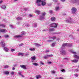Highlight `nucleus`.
I'll return each instance as SVG.
<instances>
[{"label": "nucleus", "instance_id": "1", "mask_svg": "<svg viewBox=\"0 0 79 79\" xmlns=\"http://www.w3.org/2000/svg\"><path fill=\"white\" fill-rule=\"evenodd\" d=\"M52 25L51 27H57L58 25L56 24V23H53L51 24Z\"/></svg>", "mask_w": 79, "mask_h": 79}, {"label": "nucleus", "instance_id": "2", "mask_svg": "<svg viewBox=\"0 0 79 79\" xmlns=\"http://www.w3.org/2000/svg\"><path fill=\"white\" fill-rule=\"evenodd\" d=\"M49 39H52V40H48L47 42H53V40H54V39H56V37L55 36H54L53 37H51V38H49Z\"/></svg>", "mask_w": 79, "mask_h": 79}, {"label": "nucleus", "instance_id": "3", "mask_svg": "<svg viewBox=\"0 0 79 79\" xmlns=\"http://www.w3.org/2000/svg\"><path fill=\"white\" fill-rule=\"evenodd\" d=\"M77 10V9H76V8L74 7H73L72 8V12L73 13V14H74V13H75L76 12V11Z\"/></svg>", "mask_w": 79, "mask_h": 79}, {"label": "nucleus", "instance_id": "4", "mask_svg": "<svg viewBox=\"0 0 79 79\" xmlns=\"http://www.w3.org/2000/svg\"><path fill=\"white\" fill-rule=\"evenodd\" d=\"M1 43L2 47H5L6 44L4 43V41H2L1 42Z\"/></svg>", "mask_w": 79, "mask_h": 79}, {"label": "nucleus", "instance_id": "5", "mask_svg": "<svg viewBox=\"0 0 79 79\" xmlns=\"http://www.w3.org/2000/svg\"><path fill=\"white\" fill-rule=\"evenodd\" d=\"M66 46H67V47H71V46H70L69 44H64L62 45V47H65Z\"/></svg>", "mask_w": 79, "mask_h": 79}, {"label": "nucleus", "instance_id": "6", "mask_svg": "<svg viewBox=\"0 0 79 79\" xmlns=\"http://www.w3.org/2000/svg\"><path fill=\"white\" fill-rule=\"evenodd\" d=\"M45 0H42L41 4L43 6H45V5L46 4V2H45Z\"/></svg>", "mask_w": 79, "mask_h": 79}, {"label": "nucleus", "instance_id": "7", "mask_svg": "<svg viewBox=\"0 0 79 79\" xmlns=\"http://www.w3.org/2000/svg\"><path fill=\"white\" fill-rule=\"evenodd\" d=\"M26 65H21L20 67L22 68H23V69H26Z\"/></svg>", "mask_w": 79, "mask_h": 79}, {"label": "nucleus", "instance_id": "8", "mask_svg": "<svg viewBox=\"0 0 79 79\" xmlns=\"http://www.w3.org/2000/svg\"><path fill=\"white\" fill-rule=\"evenodd\" d=\"M4 50L5 52H8V50H9L8 48L6 47L4 48Z\"/></svg>", "mask_w": 79, "mask_h": 79}, {"label": "nucleus", "instance_id": "9", "mask_svg": "<svg viewBox=\"0 0 79 79\" xmlns=\"http://www.w3.org/2000/svg\"><path fill=\"white\" fill-rule=\"evenodd\" d=\"M6 30L4 29H0V32H6Z\"/></svg>", "mask_w": 79, "mask_h": 79}, {"label": "nucleus", "instance_id": "10", "mask_svg": "<svg viewBox=\"0 0 79 79\" xmlns=\"http://www.w3.org/2000/svg\"><path fill=\"white\" fill-rule=\"evenodd\" d=\"M71 61H72V62H74V63H77L78 60H77L74 59L73 60H71Z\"/></svg>", "mask_w": 79, "mask_h": 79}, {"label": "nucleus", "instance_id": "11", "mask_svg": "<svg viewBox=\"0 0 79 79\" xmlns=\"http://www.w3.org/2000/svg\"><path fill=\"white\" fill-rule=\"evenodd\" d=\"M4 73L6 75H8L10 73H9L8 71H5L4 72Z\"/></svg>", "mask_w": 79, "mask_h": 79}, {"label": "nucleus", "instance_id": "12", "mask_svg": "<svg viewBox=\"0 0 79 79\" xmlns=\"http://www.w3.org/2000/svg\"><path fill=\"white\" fill-rule=\"evenodd\" d=\"M55 10L56 11H58V10H60V7L56 6L55 8Z\"/></svg>", "mask_w": 79, "mask_h": 79}, {"label": "nucleus", "instance_id": "13", "mask_svg": "<svg viewBox=\"0 0 79 79\" xmlns=\"http://www.w3.org/2000/svg\"><path fill=\"white\" fill-rule=\"evenodd\" d=\"M23 36L21 35H18L15 36V37L16 38H20V37H22Z\"/></svg>", "mask_w": 79, "mask_h": 79}, {"label": "nucleus", "instance_id": "14", "mask_svg": "<svg viewBox=\"0 0 79 79\" xmlns=\"http://www.w3.org/2000/svg\"><path fill=\"white\" fill-rule=\"evenodd\" d=\"M18 56H20V55H22V56H23L24 55V53L20 52L18 53Z\"/></svg>", "mask_w": 79, "mask_h": 79}, {"label": "nucleus", "instance_id": "15", "mask_svg": "<svg viewBox=\"0 0 79 79\" xmlns=\"http://www.w3.org/2000/svg\"><path fill=\"white\" fill-rule=\"evenodd\" d=\"M31 60H32V61H34V60H35V56H32L31 57Z\"/></svg>", "mask_w": 79, "mask_h": 79}, {"label": "nucleus", "instance_id": "16", "mask_svg": "<svg viewBox=\"0 0 79 79\" xmlns=\"http://www.w3.org/2000/svg\"><path fill=\"white\" fill-rule=\"evenodd\" d=\"M46 15V13L45 12H43L41 13V15L43 16H45Z\"/></svg>", "mask_w": 79, "mask_h": 79}, {"label": "nucleus", "instance_id": "17", "mask_svg": "<svg viewBox=\"0 0 79 79\" xmlns=\"http://www.w3.org/2000/svg\"><path fill=\"white\" fill-rule=\"evenodd\" d=\"M70 52L71 53H74L75 55H76V52H75L73 50H71L70 51Z\"/></svg>", "mask_w": 79, "mask_h": 79}, {"label": "nucleus", "instance_id": "18", "mask_svg": "<svg viewBox=\"0 0 79 79\" xmlns=\"http://www.w3.org/2000/svg\"><path fill=\"white\" fill-rule=\"evenodd\" d=\"M74 57V58H77V59H79V57L77 55H75Z\"/></svg>", "mask_w": 79, "mask_h": 79}, {"label": "nucleus", "instance_id": "19", "mask_svg": "<svg viewBox=\"0 0 79 79\" xmlns=\"http://www.w3.org/2000/svg\"><path fill=\"white\" fill-rule=\"evenodd\" d=\"M42 0H37L36 1V3H40L41 2H42Z\"/></svg>", "mask_w": 79, "mask_h": 79}, {"label": "nucleus", "instance_id": "20", "mask_svg": "<svg viewBox=\"0 0 79 79\" xmlns=\"http://www.w3.org/2000/svg\"><path fill=\"white\" fill-rule=\"evenodd\" d=\"M66 52L64 51H63L62 52V55H66Z\"/></svg>", "mask_w": 79, "mask_h": 79}, {"label": "nucleus", "instance_id": "21", "mask_svg": "<svg viewBox=\"0 0 79 79\" xmlns=\"http://www.w3.org/2000/svg\"><path fill=\"white\" fill-rule=\"evenodd\" d=\"M56 44V41H55L54 43L52 44L51 45V46L52 47H54V46H55V44Z\"/></svg>", "mask_w": 79, "mask_h": 79}, {"label": "nucleus", "instance_id": "22", "mask_svg": "<svg viewBox=\"0 0 79 79\" xmlns=\"http://www.w3.org/2000/svg\"><path fill=\"white\" fill-rule=\"evenodd\" d=\"M0 26H2V27H5V25H4L3 24L0 23Z\"/></svg>", "mask_w": 79, "mask_h": 79}, {"label": "nucleus", "instance_id": "23", "mask_svg": "<svg viewBox=\"0 0 79 79\" xmlns=\"http://www.w3.org/2000/svg\"><path fill=\"white\" fill-rule=\"evenodd\" d=\"M49 31H55V28H50Z\"/></svg>", "mask_w": 79, "mask_h": 79}, {"label": "nucleus", "instance_id": "24", "mask_svg": "<svg viewBox=\"0 0 79 79\" xmlns=\"http://www.w3.org/2000/svg\"><path fill=\"white\" fill-rule=\"evenodd\" d=\"M36 77L37 79H39L41 77V76L40 75H37L36 76Z\"/></svg>", "mask_w": 79, "mask_h": 79}, {"label": "nucleus", "instance_id": "25", "mask_svg": "<svg viewBox=\"0 0 79 79\" xmlns=\"http://www.w3.org/2000/svg\"><path fill=\"white\" fill-rule=\"evenodd\" d=\"M51 20V21H55V18L53 17H52Z\"/></svg>", "mask_w": 79, "mask_h": 79}, {"label": "nucleus", "instance_id": "26", "mask_svg": "<svg viewBox=\"0 0 79 79\" xmlns=\"http://www.w3.org/2000/svg\"><path fill=\"white\" fill-rule=\"evenodd\" d=\"M47 56L48 58L49 57H51L52 56H53V55L52 54L50 55H48Z\"/></svg>", "mask_w": 79, "mask_h": 79}, {"label": "nucleus", "instance_id": "27", "mask_svg": "<svg viewBox=\"0 0 79 79\" xmlns=\"http://www.w3.org/2000/svg\"><path fill=\"white\" fill-rule=\"evenodd\" d=\"M29 50H30V51H34L35 50V49L34 48H30Z\"/></svg>", "mask_w": 79, "mask_h": 79}, {"label": "nucleus", "instance_id": "28", "mask_svg": "<svg viewBox=\"0 0 79 79\" xmlns=\"http://www.w3.org/2000/svg\"><path fill=\"white\" fill-rule=\"evenodd\" d=\"M36 12L38 13V15H39V14H40V11L38 10H36Z\"/></svg>", "mask_w": 79, "mask_h": 79}, {"label": "nucleus", "instance_id": "29", "mask_svg": "<svg viewBox=\"0 0 79 79\" xmlns=\"http://www.w3.org/2000/svg\"><path fill=\"white\" fill-rule=\"evenodd\" d=\"M2 8L3 9H5V8H6V6H5V5L2 6Z\"/></svg>", "mask_w": 79, "mask_h": 79}, {"label": "nucleus", "instance_id": "30", "mask_svg": "<svg viewBox=\"0 0 79 79\" xmlns=\"http://www.w3.org/2000/svg\"><path fill=\"white\" fill-rule=\"evenodd\" d=\"M35 47H36V46H40V45L38 44L35 43Z\"/></svg>", "mask_w": 79, "mask_h": 79}, {"label": "nucleus", "instance_id": "31", "mask_svg": "<svg viewBox=\"0 0 79 79\" xmlns=\"http://www.w3.org/2000/svg\"><path fill=\"white\" fill-rule=\"evenodd\" d=\"M33 64L35 66H37V65H38V64L36 63H33Z\"/></svg>", "mask_w": 79, "mask_h": 79}, {"label": "nucleus", "instance_id": "32", "mask_svg": "<svg viewBox=\"0 0 79 79\" xmlns=\"http://www.w3.org/2000/svg\"><path fill=\"white\" fill-rule=\"evenodd\" d=\"M4 68H5L6 69V68H8V65H5L4 67Z\"/></svg>", "mask_w": 79, "mask_h": 79}, {"label": "nucleus", "instance_id": "33", "mask_svg": "<svg viewBox=\"0 0 79 79\" xmlns=\"http://www.w3.org/2000/svg\"><path fill=\"white\" fill-rule=\"evenodd\" d=\"M16 19H18V20H21V19L20 17H18V18H17Z\"/></svg>", "mask_w": 79, "mask_h": 79}, {"label": "nucleus", "instance_id": "34", "mask_svg": "<svg viewBox=\"0 0 79 79\" xmlns=\"http://www.w3.org/2000/svg\"><path fill=\"white\" fill-rule=\"evenodd\" d=\"M24 32L22 31V34H21V35H24Z\"/></svg>", "mask_w": 79, "mask_h": 79}, {"label": "nucleus", "instance_id": "35", "mask_svg": "<svg viewBox=\"0 0 79 79\" xmlns=\"http://www.w3.org/2000/svg\"><path fill=\"white\" fill-rule=\"evenodd\" d=\"M50 13H51V14H52V13H53V11L52 10H50L49 11Z\"/></svg>", "mask_w": 79, "mask_h": 79}, {"label": "nucleus", "instance_id": "36", "mask_svg": "<svg viewBox=\"0 0 79 79\" xmlns=\"http://www.w3.org/2000/svg\"><path fill=\"white\" fill-rule=\"evenodd\" d=\"M23 43H22L21 44H20L19 45V46L20 47H21V46H23Z\"/></svg>", "mask_w": 79, "mask_h": 79}, {"label": "nucleus", "instance_id": "37", "mask_svg": "<svg viewBox=\"0 0 79 79\" xmlns=\"http://www.w3.org/2000/svg\"><path fill=\"white\" fill-rule=\"evenodd\" d=\"M11 52H15V49H11Z\"/></svg>", "mask_w": 79, "mask_h": 79}, {"label": "nucleus", "instance_id": "38", "mask_svg": "<svg viewBox=\"0 0 79 79\" xmlns=\"http://www.w3.org/2000/svg\"><path fill=\"white\" fill-rule=\"evenodd\" d=\"M9 37V36L8 35H6L5 36V38H7V37Z\"/></svg>", "mask_w": 79, "mask_h": 79}, {"label": "nucleus", "instance_id": "39", "mask_svg": "<svg viewBox=\"0 0 79 79\" xmlns=\"http://www.w3.org/2000/svg\"><path fill=\"white\" fill-rule=\"evenodd\" d=\"M48 57H47V56H45L44 57V59H47V58H48Z\"/></svg>", "mask_w": 79, "mask_h": 79}, {"label": "nucleus", "instance_id": "40", "mask_svg": "<svg viewBox=\"0 0 79 79\" xmlns=\"http://www.w3.org/2000/svg\"><path fill=\"white\" fill-rule=\"evenodd\" d=\"M61 71L62 72H65V70H64V69H63L61 70Z\"/></svg>", "mask_w": 79, "mask_h": 79}, {"label": "nucleus", "instance_id": "41", "mask_svg": "<svg viewBox=\"0 0 79 79\" xmlns=\"http://www.w3.org/2000/svg\"><path fill=\"white\" fill-rule=\"evenodd\" d=\"M67 22H68V23H71V21H67Z\"/></svg>", "mask_w": 79, "mask_h": 79}, {"label": "nucleus", "instance_id": "42", "mask_svg": "<svg viewBox=\"0 0 79 79\" xmlns=\"http://www.w3.org/2000/svg\"><path fill=\"white\" fill-rule=\"evenodd\" d=\"M75 77H78V75L77 74H74Z\"/></svg>", "mask_w": 79, "mask_h": 79}, {"label": "nucleus", "instance_id": "43", "mask_svg": "<svg viewBox=\"0 0 79 79\" xmlns=\"http://www.w3.org/2000/svg\"><path fill=\"white\" fill-rule=\"evenodd\" d=\"M40 64H42L43 65H44V63H43V62H42V61H40Z\"/></svg>", "mask_w": 79, "mask_h": 79}, {"label": "nucleus", "instance_id": "44", "mask_svg": "<svg viewBox=\"0 0 79 79\" xmlns=\"http://www.w3.org/2000/svg\"><path fill=\"white\" fill-rule=\"evenodd\" d=\"M54 2H55V3H56V2H58V0H53Z\"/></svg>", "mask_w": 79, "mask_h": 79}, {"label": "nucleus", "instance_id": "45", "mask_svg": "<svg viewBox=\"0 0 79 79\" xmlns=\"http://www.w3.org/2000/svg\"><path fill=\"white\" fill-rule=\"evenodd\" d=\"M25 56H28L29 55V54L28 53H26L25 54Z\"/></svg>", "mask_w": 79, "mask_h": 79}, {"label": "nucleus", "instance_id": "46", "mask_svg": "<svg viewBox=\"0 0 79 79\" xmlns=\"http://www.w3.org/2000/svg\"><path fill=\"white\" fill-rule=\"evenodd\" d=\"M11 74L12 75H14V72H12Z\"/></svg>", "mask_w": 79, "mask_h": 79}, {"label": "nucleus", "instance_id": "47", "mask_svg": "<svg viewBox=\"0 0 79 79\" xmlns=\"http://www.w3.org/2000/svg\"><path fill=\"white\" fill-rule=\"evenodd\" d=\"M40 18L41 19H43V17H42V16H40Z\"/></svg>", "mask_w": 79, "mask_h": 79}, {"label": "nucleus", "instance_id": "48", "mask_svg": "<svg viewBox=\"0 0 79 79\" xmlns=\"http://www.w3.org/2000/svg\"><path fill=\"white\" fill-rule=\"evenodd\" d=\"M69 44V45L70 46H69V47H71L72 46V44Z\"/></svg>", "mask_w": 79, "mask_h": 79}, {"label": "nucleus", "instance_id": "49", "mask_svg": "<svg viewBox=\"0 0 79 79\" xmlns=\"http://www.w3.org/2000/svg\"><path fill=\"white\" fill-rule=\"evenodd\" d=\"M29 16H30V17H32V15L31 14H30L29 15Z\"/></svg>", "mask_w": 79, "mask_h": 79}, {"label": "nucleus", "instance_id": "50", "mask_svg": "<svg viewBox=\"0 0 79 79\" xmlns=\"http://www.w3.org/2000/svg\"><path fill=\"white\" fill-rule=\"evenodd\" d=\"M52 73H53V74H54V73H55V71H52Z\"/></svg>", "mask_w": 79, "mask_h": 79}, {"label": "nucleus", "instance_id": "51", "mask_svg": "<svg viewBox=\"0 0 79 79\" xmlns=\"http://www.w3.org/2000/svg\"><path fill=\"white\" fill-rule=\"evenodd\" d=\"M46 53H48V52H49V50H48L46 51Z\"/></svg>", "mask_w": 79, "mask_h": 79}, {"label": "nucleus", "instance_id": "52", "mask_svg": "<svg viewBox=\"0 0 79 79\" xmlns=\"http://www.w3.org/2000/svg\"><path fill=\"white\" fill-rule=\"evenodd\" d=\"M12 70H15V68L14 67L12 68Z\"/></svg>", "mask_w": 79, "mask_h": 79}, {"label": "nucleus", "instance_id": "53", "mask_svg": "<svg viewBox=\"0 0 79 79\" xmlns=\"http://www.w3.org/2000/svg\"><path fill=\"white\" fill-rule=\"evenodd\" d=\"M38 6H40V4H37Z\"/></svg>", "mask_w": 79, "mask_h": 79}, {"label": "nucleus", "instance_id": "54", "mask_svg": "<svg viewBox=\"0 0 79 79\" xmlns=\"http://www.w3.org/2000/svg\"><path fill=\"white\" fill-rule=\"evenodd\" d=\"M62 2H64L66 0H61Z\"/></svg>", "mask_w": 79, "mask_h": 79}, {"label": "nucleus", "instance_id": "55", "mask_svg": "<svg viewBox=\"0 0 79 79\" xmlns=\"http://www.w3.org/2000/svg\"><path fill=\"white\" fill-rule=\"evenodd\" d=\"M49 64H51L52 63V62H48Z\"/></svg>", "mask_w": 79, "mask_h": 79}, {"label": "nucleus", "instance_id": "56", "mask_svg": "<svg viewBox=\"0 0 79 79\" xmlns=\"http://www.w3.org/2000/svg\"><path fill=\"white\" fill-rule=\"evenodd\" d=\"M19 75H21V73H19Z\"/></svg>", "mask_w": 79, "mask_h": 79}, {"label": "nucleus", "instance_id": "57", "mask_svg": "<svg viewBox=\"0 0 79 79\" xmlns=\"http://www.w3.org/2000/svg\"><path fill=\"white\" fill-rule=\"evenodd\" d=\"M21 76L22 77H24V75H21Z\"/></svg>", "mask_w": 79, "mask_h": 79}, {"label": "nucleus", "instance_id": "58", "mask_svg": "<svg viewBox=\"0 0 79 79\" xmlns=\"http://www.w3.org/2000/svg\"><path fill=\"white\" fill-rule=\"evenodd\" d=\"M35 27H36L37 26V24L35 25Z\"/></svg>", "mask_w": 79, "mask_h": 79}, {"label": "nucleus", "instance_id": "59", "mask_svg": "<svg viewBox=\"0 0 79 79\" xmlns=\"http://www.w3.org/2000/svg\"><path fill=\"white\" fill-rule=\"evenodd\" d=\"M2 1L0 2V3H2Z\"/></svg>", "mask_w": 79, "mask_h": 79}, {"label": "nucleus", "instance_id": "60", "mask_svg": "<svg viewBox=\"0 0 79 79\" xmlns=\"http://www.w3.org/2000/svg\"><path fill=\"white\" fill-rule=\"evenodd\" d=\"M56 79H59V78H56Z\"/></svg>", "mask_w": 79, "mask_h": 79}, {"label": "nucleus", "instance_id": "61", "mask_svg": "<svg viewBox=\"0 0 79 79\" xmlns=\"http://www.w3.org/2000/svg\"><path fill=\"white\" fill-rule=\"evenodd\" d=\"M77 31H79V29H78L77 30Z\"/></svg>", "mask_w": 79, "mask_h": 79}, {"label": "nucleus", "instance_id": "62", "mask_svg": "<svg viewBox=\"0 0 79 79\" xmlns=\"http://www.w3.org/2000/svg\"><path fill=\"white\" fill-rule=\"evenodd\" d=\"M15 1H17V0H15Z\"/></svg>", "mask_w": 79, "mask_h": 79}, {"label": "nucleus", "instance_id": "63", "mask_svg": "<svg viewBox=\"0 0 79 79\" xmlns=\"http://www.w3.org/2000/svg\"><path fill=\"white\" fill-rule=\"evenodd\" d=\"M78 68H79V66H78Z\"/></svg>", "mask_w": 79, "mask_h": 79}, {"label": "nucleus", "instance_id": "64", "mask_svg": "<svg viewBox=\"0 0 79 79\" xmlns=\"http://www.w3.org/2000/svg\"><path fill=\"white\" fill-rule=\"evenodd\" d=\"M0 37H1V36H0Z\"/></svg>", "mask_w": 79, "mask_h": 79}]
</instances>
